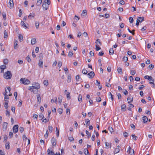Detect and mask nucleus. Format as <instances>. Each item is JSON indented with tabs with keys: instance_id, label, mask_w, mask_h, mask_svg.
Segmentation results:
<instances>
[{
	"instance_id": "45",
	"label": "nucleus",
	"mask_w": 155,
	"mask_h": 155,
	"mask_svg": "<svg viewBox=\"0 0 155 155\" xmlns=\"http://www.w3.org/2000/svg\"><path fill=\"white\" fill-rule=\"evenodd\" d=\"M128 58L127 57H124L123 59V61H124V62H126L128 60Z\"/></svg>"
},
{
	"instance_id": "23",
	"label": "nucleus",
	"mask_w": 155,
	"mask_h": 155,
	"mask_svg": "<svg viewBox=\"0 0 155 155\" xmlns=\"http://www.w3.org/2000/svg\"><path fill=\"white\" fill-rule=\"evenodd\" d=\"M95 43L96 44V45H101V42L100 41V40L99 39H97L96 40V41L95 42Z\"/></svg>"
},
{
	"instance_id": "56",
	"label": "nucleus",
	"mask_w": 155,
	"mask_h": 155,
	"mask_svg": "<svg viewBox=\"0 0 155 155\" xmlns=\"http://www.w3.org/2000/svg\"><path fill=\"white\" fill-rule=\"evenodd\" d=\"M62 65V62H61L60 61H59L58 62V66L60 68L61 67Z\"/></svg>"
},
{
	"instance_id": "35",
	"label": "nucleus",
	"mask_w": 155,
	"mask_h": 155,
	"mask_svg": "<svg viewBox=\"0 0 155 155\" xmlns=\"http://www.w3.org/2000/svg\"><path fill=\"white\" fill-rule=\"evenodd\" d=\"M42 0H38L37 1V5L38 6H40L42 2Z\"/></svg>"
},
{
	"instance_id": "43",
	"label": "nucleus",
	"mask_w": 155,
	"mask_h": 155,
	"mask_svg": "<svg viewBox=\"0 0 155 155\" xmlns=\"http://www.w3.org/2000/svg\"><path fill=\"white\" fill-rule=\"evenodd\" d=\"M82 73L84 74H86L87 73V71L85 69H84L82 70Z\"/></svg>"
},
{
	"instance_id": "8",
	"label": "nucleus",
	"mask_w": 155,
	"mask_h": 155,
	"mask_svg": "<svg viewBox=\"0 0 155 155\" xmlns=\"http://www.w3.org/2000/svg\"><path fill=\"white\" fill-rule=\"evenodd\" d=\"M51 142L53 146H55L56 144V140L55 138L52 137L51 139Z\"/></svg>"
},
{
	"instance_id": "33",
	"label": "nucleus",
	"mask_w": 155,
	"mask_h": 155,
	"mask_svg": "<svg viewBox=\"0 0 155 155\" xmlns=\"http://www.w3.org/2000/svg\"><path fill=\"white\" fill-rule=\"evenodd\" d=\"M62 97L61 96H59L58 97V102L60 103H61L62 101Z\"/></svg>"
},
{
	"instance_id": "46",
	"label": "nucleus",
	"mask_w": 155,
	"mask_h": 155,
	"mask_svg": "<svg viewBox=\"0 0 155 155\" xmlns=\"http://www.w3.org/2000/svg\"><path fill=\"white\" fill-rule=\"evenodd\" d=\"M154 66L152 64H150L148 66V68L151 70H152L154 68Z\"/></svg>"
},
{
	"instance_id": "31",
	"label": "nucleus",
	"mask_w": 155,
	"mask_h": 155,
	"mask_svg": "<svg viewBox=\"0 0 155 155\" xmlns=\"http://www.w3.org/2000/svg\"><path fill=\"white\" fill-rule=\"evenodd\" d=\"M39 23L37 21H35V26L36 29H38L39 28Z\"/></svg>"
},
{
	"instance_id": "17",
	"label": "nucleus",
	"mask_w": 155,
	"mask_h": 155,
	"mask_svg": "<svg viewBox=\"0 0 155 155\" xmlns=\"http://www.w3.org/2000/svg\"><path fill=\"white\" fill-rule=\"evenodd\" d=\"M142 120L144 123H147V121L148 118L147 117L144 116L142 117Z\"/></svg>"
},
{
	"instance_id": "25",
	"label": "nucleus",
	"mask_w": 155,
	"mask_h": 155,
	"mask_svg": "<svg viewBox=\"0 0 155 155\" xmlns=\"http://www.w3.org/2000/svg\"><path fill=\"white\" fill-rule=\"evenodd\" d=\"M114 53L113 49L112 48H110L109 50V54L110 55H113Z\"/></svg>"
},
{
	"instance_id": "6",
	"label": "nucleus",
	"mask_w": 155,
	"mask_h": 155,
	"mask_svg": "<svg viewBox=\"0 0 155 155\" xmlns=\"http://www.w3.org/2000/svg\"><path fill=\"white\" fill-rule=\"evenodd\" d=\"M14 6V3L13 0H9V5L8 7L10 9H12L13 8Z\"/></svg>"
},
{
	"instance_id": "51",
	"label": "nucleus",
	"mask_w": 155,
	"mask_h": 155,
	"mask_svg": "<svg viewBox=\"0 0 155 155\" xmlns=\"http://www.w3.org/2000/svg\"><path fill=\"white\" fill-rule=\"evenodd\" d=\"M48 129L49 131L50 132H52V130H53V128L52 126H49L48 127Z\"/></svg>"
},
{
	"instance_id": "63",
	"label": "nucleus",
	"mask_w": 155,
	"mask_h": 155,
	"mask_svg": "<svg viewBox=\"0 0 155 155\" xmlns=\"http://www.w3.org/2000/svg\"><path fill=\"white\" fill-rule=\"evenodd\" d=\"M131 75H134L136 73V71L134 70H132L131 71Z\"/></svg>"
},
{
	"instance_id": "54",
	"label": "nucleus",
	"mask_w": 155,
	"mask_h": 155,
	"mask_svg": "<svg viewBox=\"0 0 155 155\" xmlns=\"http://www.w3.org/2000/svg\"><path fill=\"white\" fill-rule=\"evenodd\" d=\"M63 110L61 108H59L58 110V111L59 114H61L62 113Z\"/></svg>"
},
{
	"instance_id": "14",
	"label": "nucleus",
	"mask_w": 155,
	"mask_h": 155,
	"mask_svg": "<svg viewBox=\"0 0 155 155\" xmlns=\"http://www.w3.org/2000/svg\"><path fill=\"white\" fill-rule=\"evenodd\" d=\"M105 146H106V149H108L110 147H111V143H110V144L109 143L107 142H105Z\"/></svg>"
},
{
	"instance_id": "60",
	"label": "nucleus",
	"mask_w": 155,
	"mask_h": 155,
	"mask_svg": "<svg viewBox=\"0 0 155 155\" xmlns=\"http://www.w3.org/2000/svg\"><path fill=\"white\" fill-rule=\"evenodd\" d=\"M26 59L28 62H30L31 61V59L28 56H27L26 58Z\"/></svg>"
},
{
	"instance_id": "36",
	"label": "nucleus",
	"mask_w": 155,
	"mask_h": 155,
	"mask_svg": "<svg viewBox=\"0 0 155 155\" xmlns=\"http://www.w3.org/2000/svg\"><path fill=\"white\" fill-rule=\"evenodd\" d=\"M132 137L133 138V139L134 140H137V137L136 136H135L134 134H132Z\"/></svg>"
},
{
	"instance_id": "19",
	"label": "nucleus",
	"mask_w": 155,
	"mask_h": 155,
	"mask_svg": "<svg viewBox=\"0 0 155 155\" xmlns=\"http://www.w3.org/2000/svg\"><path fill=\"white\" fill-rule=\"evenodd\" d=\"M36 42V39L35 38H33L31 41V44L32 45H34Z\"/></svg>"
},
{
	"instance_id": "28",
	"label": "nucleus",
	"mask_w": 155,
	"mask_h": 155,
	"mask_svg": "<svg viewBox=\"0 0 155 155\" xmlns=\"http://www.w3.org/2000/svg\"><path fill=\"white\" fill-rule=\"evenodd\" d=\"M44 4L47 3L48 5L50 4V0H45L43 2Z\"/></svg>"
},
{
	"instance_id": "38",
	"label": "nucleus",
	"mask_w": 155,
	"mask_h": 155,
	"mask_svg": "<svg viewBox=\"0 0 155 155\" xmlns=\"http://www.w3.org/2000/svg\"><path fill=\"white\" fill-rule=\"evenodd\" d=\"M41 120L43 122L46 123L48 122V121L47 119H46V118L43 116L41 119Z\"/></svg>"
},
{
	"instance_id": "5",
	"label": "nucleus",
	"mask_w": 155,
	"mask_h": 155,
	"mask_svg": "<svg viewBox=\"0 0 155 155\" xmlns=\"http://www.w3.org/2000/svg\"><path fill=\"white\" fill-rule=\"evenodd\" d=\"M18 125H15L13 127V130L14 133H17L18 131Z\"/></svg>"
},
{
	"instance_id": "49",
	"label": "nucleus",
	"mask_w": 155,
	"mask_h": 155,
	"mask_svg": "<svg viewBox=\"0 0 155 155\" xmlns=\"http://www.w3.org/2000/svg\"><path fill=\"white\" fill-rule=\"evenodd\" d=\"M5 114L7 116L9 117L10 115L9 111L8 110H6Z\"/></svg>"
},
{
	"instance_id": "1",
	"label": "nucleus",
	"mask_w": 155,
	"mask_h": 155,
	"mask_svg": "<svg viewBox=\"0 0 155 155\" xmlns=\"http://www.w3.org/2000/svg\"><path fill=\"white\" fill-rule=\"evenodd\" d=\"M29 90L35 94H36L38 92V89L40 88V86L38 83H35L33 84L31 86L29 87Z\"/></svg>"
},
{
	"instance_id": "39",
	"label": "nucleus",
	"mask_w": 155,
	"mask_h": 155,
	"mask_svg": "<svg viewBox=\"0 0 155 155\" xmlns=\"http://www.w3.org/2000/svg\"><path fill=\"white\" fill-rule=\"evenodd\" d=\"M73 53L72 51H70L69 52L68 55L70 57H72L73 55Z\"/></svg>"
},
{
	"instance_id": "42",
	"label": "nucleus",
	"mask_w": 155,
	"mask_h": 155,
	"mask_svg": "<svg viewBox=\"0 0 155 155\" xmlns=\"http://www.w3.org/2000/svg\"><path fill=\"white\" fill-rule=\"evenodd\" d=\"M8 101L6 102L5 103V107L7 109L8 107Z\"/></svg>"
},
{
	"instance_id": "57",
	"label": "nucleus",
	"mask_w": 155,
	"mask_h": 155,
	"mask_svg": "<svg viewBox=\"0 0 155 155\" xmlns=\"http://www.w3.org/2000/svg\"><path fill=\"white\" fill-rule=\"evenodd\" d=\"M96 99H97V102H100L101 101V98L99 97H97Z\"/></svg>"
},
{
	"instance_id": "7",
	"label": "nucleus",
	"mask_w": 155,
	"mask_h": 155,
	"mask_svg": "<svg viewBox=\"0 0 155 155\" xmlns=\"http://www.w3.org/2000/svg\"><path fill=\"white\" fill-rule=\"evenodd\" d=\"M8 123L4 122L3 124V130L4 131H5L7 128Z\"/></svg>"
},
{
	"instance_id": "48",
	"label": "nucleus",
	"mask_w": 155,
	"mask_h": 155,
	"mask_svg": "<svg viewBox=\"0 0 155 155\" xmlns=\"http://www.w3.org/2000/svg\"><path fill=\"white\" fill-rule=\"evenodd\" d=\"M48 130H47L46 134H45L44 136L45 138H48Z\"/></svg>"
},
{
	"instance_id": "9",
	"label": "nucleus",
	"mask_w": 155,
	"mask_h": 155,
	"mask_svg": "<svg viewBox=\"0 0 155 155\" xmlns=\"http://www.w3.org/2000/svg\"><path fill=\"white\" fill-rule=\"evenodd\" d=\"M88 75L89 78H92L94 76L95 74L94 72L91 71L88 74Z\"/></svg>"
},
{
	"instance_id": "22",
	"label": "nucleus",
	"mask_w": 155,
	"mask_h": 155,
	"mask_svg": "<svg viewBox=\"0 0 155 155\" xmlns=\"http://www.w3.org/2000/svg\"><path fill=\"white\" fill-rule=\"evenodd\" d=\"M144 17H138L137 19V20H138L139 22H141L143 21H144Z\"/></svg>"
},
{
	"instance_id": "2",
	"label": "nucleus",
	"mask_w": 155,
	"mask_h": 155,
	"mask_svg": "<svg viewBox=\"0 0 155 155\" xmlns=\"http://www.w3.org/2000/svg\"><path fill=\"white\" fill-rule=\"evenodd\" d=\"M20 83L24 85H28L30 83V81L25 78H21L20 80Z\"/></svg>"
},
{
	"instance_id": "24",
	"label": "nucleus",
	"mask_w": 155,
	"mask_h": 155,
	"mask_svg": "<svg viewBox=\"0 0 155 155\" xmlns=\"http://www.w3.org/2000/svg\"><path fill=\"white\" fill-rule=\"evenodd\" d=\"M85 122L86 123V125H87V126H89L90 124V121L88 119H86L85 120Z\"/></svg>"
},
{
	"instance_id": "20",
	"label": "nucleus",
	"mask_w": 155,
	"mask_h": 155,
	"mask_svg": "<svg viewBox=\"0 0 155 155\" xmlns=\"http://www.w3.org/2000/svg\"><path fill=\"white\" fill-rule=\"evenodd\" d=\"M84 153L86 155H90L89 154V152L87 148H85L84 149Z\"/></svg>"
},
{
	"instance_id": "26",
	"label": "nucleus",
	"mask_w": 155,
	"mask_h": 155,
	"mask_svg": "<svg viewBox=\"0 0 155 155\" xmlns=\"http://www.w3.org/2000/svg\"><path fill=\"white\" fill-rule=\"evenodd\" d=\"M71 77L70 74H69L68 76V80L67 82L68 83L70 82L71 81Z\"/></svg>"
},
{
	"instance_id": "59",
	"label": "nucleus",
	"mask_w": 155,
	"mask_h": 155,
	"mask_svg": "<svg viewBox=\"0 0 155 155\" xmlns=\"http://www.w3.org/2000/svg\"><path fill=\"white\" fill-rule=\"evenodd\" d=\"M58 130V128H56V134L57 137H58L59 136V132L58 130Z\"/></svg>"
},
{
	"instance_id": "64",
	"label": "nucleus",
	"mask_w": 155,
	"mask_h": 155,
	"mask_svg": "<svg viewBox=\"0 0 155 155\" xmlns=\"http://www.w3.org/2000/svg\"><path fill=\"white\" fill-rule=\"evenodd\" d=\"M13 136V134L12 132H9V137L11 138Z\"/></svg>"
},
{
	"instance_id": "13",
	"label": "nucleus",
	"mask_w": 155,
	"mask_h": 155,
	"mask_svg": "<svg viewBox=\"0 0 155 155\" xmlns=\"http://www.w3.org/2000/svg\"><path fill=\"white\" fill-rule=\"evenodd\" d=\"M35 16V13L34 12L30 13L29 15L28 16V18L31 19V17H34Z\"/></svg>"
},
{
	"instance_id": "58",
	"label": "nucleus",
	"mask_w": 155,
	"mask_h": 155,
	"mask_svg": "<svg viewBox=\"0 0 155 155\" xmlns=\"http://www.w3.org/2000/svg\"><path fill=\"white\" fill-rule=\"evenodd\" d=\"M99 45H96V49L97 51L101 49V48L99 46Z\"/></svg>"
},
{
	"instance_id": "50",
	"label": "nucleus",
	"mask_w": 155,
	"mask_h": 155,
	"mask_svg": "<svg viewBox=\"0 0 155 155\" xmlns=\"http://www.w3.org/2000/svg\"><path fill=\"white\" fill-rule=\"evenodd\" d=\"M129 20L130 22L131 23H132L134 21L132 17H129Z\"/></svg>"
},
{
	"instance_id": "32",
	"label": "nucleus",
	"mask_w": 155,
	"mask_h": 155,
	"mask_svg": "<svg viewBox=\"0 0 155 155\" xmlns=\"http://www.w3.org/2000/svg\"><path fill=\"white\" fill-rule=\"evenodd\" d=\"M4 38H7L8 37V34L7 33L6 30H5L4 32Z\"/></svg>"
},
{
	"instance_id": "16",
	"label": "nucleus",
	"mask_w": 155,
	"mask_h": 155,
	"mask_svg": "<svg viewBox=\"0 0 155 155\" xmlns=\"http://www.w3.org/2000/svg\"><path fill=\"white\" fill-rule=\"evenodd\" d=\"M37 101L39 103H40L41 102V99L40 95L39 94H38L37 95Z\"/></svg>"
},
{
	"instance_id": "47",
	"label": "nucleus",
	"mask_w": 155,
	"mask_h": 155,
	"mask_svg": "<svg viewBox=\"0 0 155 155\" xmlns=\"http://www.w3.org/2000/svg\"><path fill=\"white\" fill-rule=\"evenodd\" d=\"M86 134L88 136V137L89 138L91 136V134L87 130L86 131Z\"/></svg>"
},
{
	"instance_id": "29",
	"label": "nucleus",
	"mask_w": 155,
	"mask_h": 155,
	"mask_svg": "<svg viewBox=\"0 0 155 155\" xmlns=\"http://www.w3.org/2000/svg\"><path fill=\"white\" fill-rule=\"evenodd\" d=\"M117 71L119 73L121 74H122L123 72H122V69L121 68H120V67L119 68L117 69Z\"/></svg>"
},
{
	"instance_id": "37",
	"label": "nucleus",
	"mask_w": 155,
	"mask_h": 155,
	"mask_svg": "<svg viewBox=\"0 0 155 155\" xmlns=\"http://www.w3.org/2000/svg\"><path fill=\"white\" fill-rule=\"evenodd\" d=\"M43 84L44 85L47 86L48 84V80H45L43 82Z\"/></svg>"
},
{
	"instance_id": "41",
	"label": "nucleus",
	"mask_w": 155,
	"mask_h": 155,
	"mask_svg": "<svg viewBox=\"0 0 155 155\" xmlns=\"http://www.w3.org/2000/svg\"><path fill=\"white\" fill-rule=\"evenodd\" d=\"M82 96L81 95L79 94L78 96V101L81 102L82 101Z\"/></svg>"
},
{
	"instance_id": "44",
	"label": "nucleus",
	"mask_w": 155,
	"mask_h": 155,
	"mask_svg": "<svg viewBox=\"0 0 155 155\" xmlns=\"http://www.w3.org/2000/svg\"><path fill=\"white\" fill-rule=\"evenodd\" d=\"M57 100V98H55V99H52L51 100V103H53L55 102H56Z\"/></svg>"
},
{
	"instance_id": "62",
	"label": "nucleus",
	"mask_w": 155,
	"mask_h": 155,
	"mask_svg": "<svg viewBox=\"0 0 155 155\" xmlns=\"http://www.w3.org/2000/svg\"><path fill=\"white\" fill-rule=\"evenodd\" d=\"M123 135L125 137H127L128 134V133L125 132L123 133Z\"/></svg>"
},
{
	"instance_id": "21",
	"label": "nucleus",
	"mask_w": 155,
	"mask_h": 155,
	"mask_svg": "<svg viewBox=\"0 0 155 155\" xmlns=\"http://www.w3.org/2000/svg\"><path fill=\"white\" fill-rule=\"evenodd\" d=\"M18 37L20 41L21 42L23 40V36L19 34Z\"/></svg>"
},
{
	"instance_id": "53",
	"label": "nucleus",
	"mask_w": 155,
	"mask_h": 155,
	"mask_svg": "<svg viewBox=\"0 0 155 155\" xmlns=\"http://www.w3.org/2000/svg\"><path fill=\"white\" fill-rule=\"evenodd\" d=\"M86 12L87 11L86 10H83V12L82 14V15L83 14V16H86L87 14Z\"/></svg>"
},
{
	"instance_id": "11",
	"label": "nucleus",
	"mask_w": 155,
	"mask_h": 155,
	"mask_svg": "<svg viewBox=\"0 0 155 155\" xmlns=\"http://www.w3.org/2000/svg\"><path fill=\"white\" fill-rule=\"evenodd\" d=\"M127 101H128V103L131 102L133 101V97L131 96L128 97L127 98Z\"/></svg>"
},
{
	"instance_id": "52",
	"label": "nucleus",
	"mask_w": 155,
	"mask_h": 155,
	"mask_svg": "<svg viewBox=\"0 0 155 155\" xmlns=\"http://www.w3.org/2000/svg\"><path fill=\"white\" fill-rule=\"evenodd\" d=\"M23 139L25 141L27 140L28 139L27 138V137L25 135H24L23 136Z\"/></svg>"
},
{
	"instance_id": "15",
	"label": "nucleus",
	"mask_w": 155,
	"mask_h": 155,
	"mask_svg": "<svg viewBox=\"0 0 155 155\" xmlns=\"http://www.w3.org/2000/svg\"><path fill=\"white\" fill-rule=\"evenodd\" d=\"M48 6V5H47L46 4H44V2L43 3L42 6L44 10H47Z\"/></svg>"
},
{
	"instance_id": "10",
	"label": "nucleus",
	"mask_w": 155,
	"mask_h": 155,
	"mask_svg": "<svg viewBox=\"0 0 155 155\" xmlns=\"http://www.w3.org/2000/svg\"><path fill=\"white\" fill-rule=\"evenodd\" d=\"M6 68V66L5 65H2L0 66V72L1 73H3L4 70Z\"/></svg>"
},
{
	"instance_id": "3",
	"label": "nucleus",
	"mask_w": 155,
	"mask_h": 155,
	"mask_svg": "<svg viewBox=\"0 0 155 155\" xmlns=\"http://www.w3.org/2000/svg\"><path fill=\"white\" fill-rule=\"evenodd\" d=\"M12 76V74L11 73V71H8L5 72L4 75V78L7 79H10Z\"/></svg>"
},
{
	"instance_id": "61",
	"label": "nucleus",
	"mask_w": 155,
	"mask_h": 155,
	"mask_svg": "<svg viewBox=\"0 0 155 155\" xmlns=\"http://www.w3.org/2000/svg\"><path fill=\"white\" fill-rule=\"evenodd\" d=\"M24 130V128L23 127H20L19 128V131L21 132V133H22Z\"/></svg>"
},
{
	"instance_id": "55",
	"label": "nucleus",
	"mask_w": 155,
	"mask_h": 155,
	"mask_svg": "<svg viewBox=\"0 0 155 155\" xmlns=\"http://www.w3.org/2000/svg\"><path fill=\"white\" fill-rule=\"evenodd\" d=\"M19 13L18 15L20 17L22 14V11L21 9H20L19 10Z\"/></svg>"
},
{
	"instance_id": "30",
	"label": "nucleus",
	"mask_w": 155,
	"mask_h": 155,
	"mask_svg": "<svg viewBox=\"0 0 155 155\" xmlns=\"http://www.w3.org/2000/svg\"><path fill=\"white\" fill-rule=\"evenodd\" d=\"M126 106L125 104H123L121 105V109L123 110L124 111H125L126 110Z\"/></svg>"
},
{
	"instance_id": "40",
	"label": "nucleus",
	"mask_w": 155,
	"mask_h": 155,
	"mask_svg": "<svg viewBox=\"0 0 155 155\" xmlns=\"http://www.w3.org/2000/svg\"><path fill=\"white\" fill-rule=\"evenodd\" d=\"M5 147L6 149H8L10 148L9 143L8 142L5 145Z\"/></svg>"
},
{
	"instance_id": "34",
	"label": "nucleus",
	"mask_w": 155,
	"mask_h": 155,
	"mask_svg": "<svg viewBox=\"0 0 155 155\" xmlns=\"http://www.w3.org/2000/svg\"><path fill=\"white\" fill-rule=\"evenodd\" d=\"M120 151V149H118V148H116L114 150V153H117L119 152Z\"/></svg>"
},
{
	"instance_id": "18",
	"label": "nucleus",
	"mask_w": 155,
	"mask_h": 155,
	"mask_svg": "<svg viewBox=\"0 0 155 155\" xmlns=\"http://www.w3.org/2000/svg\"><path fill=\"white\" fill-rule=\"evenodd\" d=\"M21 25L23 27H24L25 28H28V27H27L24 21H21Z\"/></svg>"
},
{
	"instance_id": "12",
	"label": "nucleus",
	"mask_w": 155,
	"mask_h": 155,
	"mask_svg": "<svg viewBox=\"0 0 155 155\" xmlns=\"http://www.w3.org/2000/svg\"><path fill=\"white\" fill-rule=\"evenodd\" d=\"M38 66L41 68H43V61L42 60H39L38 62Z\"/></svg>"
},
{
	"instance_id": "27",
	"label": "nucleus",
	"mask_w": 155,
	"mask_h": 155,
	"mask_svg": "<svg viewBox=\"0 0 155 155\" xmlns=\"http://www.w3.org/2000/svg\"><path fill=\"white\" fill-rule=\"evenodd\" d=\"M5 95V98L4 100L6 102L8 101V100L9 99V97H8V96L7 94H6L5 93L4 94Z\"/></svg>"
},
{
	"instance_id": "4",
	"label": "nucleus",
	"mask_w": 155,
	"mask_h": 155,
	"mask_svg": "<svg viewBox=\"0 0 155 155\" xmlns=\"http://www.w3.org/2000/svg\"><path fill=\"white\" fill-rule=\"evenodd\" d=\"M127 152L131 155H134V150L133 149H131L130 147L129 146L128 147V149L127 151Z\"/></svg>"
}]
</instances>
